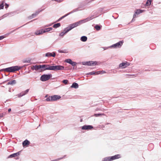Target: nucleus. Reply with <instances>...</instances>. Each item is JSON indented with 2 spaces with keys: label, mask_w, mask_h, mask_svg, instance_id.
Instances as JSON below:
<instances>
[{
  "label": "nucleus",
  "mask_w": 161,
  "mask_h": 161,
  "mask_svg": "<svg viewBox=\"0 0 161 161\" xmlns=\"http://www.w3.org/2000/svg\"><path fill=\"white\" fill-rule=\"evenodd\" d=\"M93 18V17L92 16H91L90 17H88L85 19L80 20L78 22H76L73 24L69 25V26L67 27V31H69L72 29L78 26L79 25H81L83 23L86 22L92 19Z\"/></svg>",
  "instance_id": "f257e3e1"
},
{
  "label": "nucleus",
  "mask_w": 161,
  "mask_h": 161,
  "mask_svg": "<svg viewBox=\"0 0 161 161\" xmlns=\"http://www.w3.org/2000/svg\"><path fill=\"white\" fill-rule=\"evenodd\" d=\"M21 68L20 67L18 66H12L3 69V70L8 72H14L15 71L19 70Z\"/></svg>",
  "instance_id": "f03ea898"
},
{
  "label": "nucleus",
  "mask_w": 161,
  "mask_h": 161,
  "mask_svg": "<svg viewBox=\"0 0 161 161\" xmlns=\"http://www.w3.org/2000/svg\"><path fill=\"white\" fill-rule=\"evenodd\" d=\"M64 67L61 65L51 66L50 70L57 71L64 70Z\"/></svg>",
  "instance_id": "7ed1b4c3"
},
{
  "label": "nucleus",
  "mask_w": 161,
  "mask_h": 161,
  "mask_svg": "<svg viewBox=\"0 0 161 161\" xmlns=\"http://www.w3.org/2000/svg\"><path fill=\"white\" fill-rule=\"evenodd\" d=\"M51 77V74L43 75L41 76L40 80L42 81H45L48 80Z\"/></svg>",
  "instance_id": "20e7f679"
},
{
  "label": "nucleus",
  "mask_w": 161,
  "mask_h": 161,
  "mask_svg": "<svg viewBox=\"0 0 161 161\" xmlns=\"http://www.w3.org/2000/svg\"><path fill=\"white\" fill-rule=\"evenodd\" d=\"M123 42V41H120L119 42L110 46L109 47L113 48H114L120 47L122 45Z\"/></svg>",
  "instance_id": "39448f33"
},
{
  "label": "nucleus",
  "mask_w": 161,
  "mask_h": 161,
  "mask_svg": "<svg viewBox=\"0 0 161 161\" xmlns=\"http://www.w3.org/2000/svg\"><path fill=\"white\" fill-rule=\"evenodd\" d=\"M129 65V63L127 62H124L120 64L119 65V68L122 69L125 68Z\"/></svg>",
  "instance_id": "423d86ee"
},
{
  "label": "nucleus",
  "mask_w": 161,
  "mask_h": 161,
  "mask_svg": "<svg viewBox=\"0 0 161 161\" xmlns=\"http://www.w3.org/2000/svg\"><path fill=\"white\" fill-rule=\"evenodd\" d=\"M51 98H52V101H53L57 100L60 99L61 98V97L60 96L57 95H54L53 96H51Z\"/></svg>",
  "instance_id": "0eeeda50"
},
{
  "label": "nucleus",
  "mask_w": 161,
  "mask_h": 161,
  "mask_svg": "<svg viewBox=\"0 0 161 161\" xmlns=\"http://www.w3.org/2000/svg\"><path fill=\"white\" fill-rule=\"evenodd\" d=\"M44 33H45V31H43V29H42L36 31L35 32V34L36 36H38L42 35Z\"/></svg>",
  "instance_id": "6e6552de"
},
{
  "label": "nucleus",
  "mask_w": 161,
  "mask_h": 161,
  "mask_svg": "<svg viewBox=\"0 0 161 161\" xmlns=\"http://www.w3.org/2000/svg\"><path fill=\"white\" fill-rule=\"evenodd\" d=\"M93 128V126L91 125H85L82 127L81 129L82 130H88L92 129Z\"/></svg>",
  "instance_id": "1a4fd4ad"
},
{
  "label": "nucleus",
  "mask_w": 161,
  "mask_h": 161,
  "mask_svg": "<svg viewBox=\"0 0 161 161\" xmlns=\"http://www.w3.org/2000/svg\"><path fill=\"white\" fill-rule=\"evenodd\" d=\"M51 66L48 64H44L41 65V69L45 68V70H50Z\"/></svg>",
  "instance_id": "9d476101"
},
{
  "label": "nucleus",
  "mask_w": 161,
  "mask_h": 161,
  "mask_svg": "<svg viewBox=\"0 0 161 161\" xmlns=\"http://www.w3.org/2000/svg\"><path fill=\"white\" fill-rule=\"evenodd\" d=\"M97 62L96 61H90L87 62L86 65L89 66H92L96 65Z\"/></svg>",
  "instance_id": "9b49d317"
},
{
  "label": "nucleus",
  "mask_w": 161,
  "mask_h": 161,
  "mask_svg": "<svg viewBox=\"0 0 161 161\" xmlns=\"http://www.w3.org/2000/svg\"><path fill=\"white\" fill-rule=\"evenodd\" d=\"M29 91V89H28L26 90L25 91L22 92L19 94L18 96L19 97H21L27 94Z\"/></svg>",
  "instance_id": "f8f14e48"
},
{
  "label": "nucleus",
  "mask_w": 161,
  "mask_h": 161,
  "mask_svg": "<svg viewBox=\"0 0 161 161\" xmlns=\"http://www.w3.org/2000/svg\"><path fill=\"white\" fill-rule=\"evenodd\" d=\"M55 56V53L54 52H53L52 53H47L45 54V56L47 57H50L52 56L54 57Z\"/></svg>",
  "instance_id": "ddd939ff"
},
{
  "label": "nucleus",
  "mask_w": 161,
  "mask_h": 161,
  "mask_svg": "<svg viewBox=\"0 0 161 161\" xmlns=\"http://www.w3.org/2000/svg\"><path fill=\"white\" fill-rule=\"evenodd\" d=\"M120 157V156L119 154H117L111 157V160H113L117 158H119Z\"/></svg>",
  "instance_id": "4468645a"
},
{
  "label": "nucleus",
  "mask_w": 161,
  "mask_h": 161,
  "mask_svg": "<svg viewBox=\"0 0 161 161\" xmlns=\"http://www.w3.org/2000/svg\"><path fill=\"white\" fill-rule=\"evenodd\" d=\"M41 69V65H36L35 66H33L31 69L33 70H38L39 69Z\"/></svg>",
  "instance_id": "2eb2a0df"
},
{
  "label": "nucleus",
  "mask_w": 161,
  "mask_h": 161,
  "mask_svg": "<svg viewBox=\"0 0 161 161\" xmlns=\"http://www.w3.org/2000/svg\"><path fill=\"white\" fill-rule=\"evenodd\" d=\"M79 86L77 83L75 82L73 83L71 86V88H74L75 89H77L78 88Z\"/></svg>",
  "instance_id": "dca6fc26"
},
{
  "label": "nucleus",
  "mask_w": 161,
  "mask_h": 161,
  "mask_svg": "<svg viewBox=\"0 0 161 161\" xmlns=\"http://www.w3.org/2000/svg\"><path fill=\"white\" fill-rule=\"evenodd\" d=\"M67 31V28H66L64 29L63 32H61L59 36H63L66 33H67V32H68V31Z\"/></svg>",
  "instance_id": "f3484780"
},
{
  "label": "nucleus",
  "mask_w": 161,
  "mask_h": 161,
  "mask_svg": "<svg viewBox=\"0 0 161 161\" xmlns=\"http://www.w3.org/2000/svg\"><path fill=\"white\" fill-rule=\"evenodd\" d=\"M145 11L144 10L140 9H137L135 11V13L136 14H139L141 13H142Z\"/></svg>",
  "instance_id": "a211bd4d"
},
{
  "label": "nucleus",
  "mask_w": 161,
  "mask_h": 161,
  "mask_svg": "<svg viewBox=\"0 0 161 161\" xmlns=\"http://www.w3.org/2000/svg\"><path fill=\"white\" fill-rule=\"evenodd\" d=\"M19 152L16 153H14L9 155V156L8 157V158L14 157L17 156L18 155H19Z\"/></svg>",
  "instance_id": "6ab92c4d"
},
{
  "label": "nucleus",
  "mask_w": 161,
  "mask_h": 161,
  "mask_svg": "<svg viewBox=\"0 0 161 161\" xmlns=\"http://www.w3.org/2000/svg\"><path fill=\"white\" fill-rule=\"evenodd\" d=\"M29 143L30 142L26 140L23 142V146H25L29 145Z\"/></svg>",
  "instance_id": "aec40b11"
},
{
  "label": "nucleus",
  "mask_w": 161,
  "mask_h": 161,
  "mask_svg": "<svg viewBox=\"0 0 161 161\" xmlns=\"http://www.w3.org/2000/svg\"><path fill=\"white\" fill-rule=\"evenodd\" d=\"M88 75H98V72L97 71H92L88 74Z\"/></svg>",
  "instance_id": "412c9836"
},
{
  "label": "nucleus",
  "mask_w": 161,
  "mask_h": 161,
  "mask_svg": "<svg viewBox=\"0 0 161 161\" xmlns=\"http://www.w3.org/2000/svg\"><path fill=\"white\" fill-rule=\"evenodd\" d=\"M16 83V80H14L9 82L8 83V85H13Z\"/></svg>",
  "instance_id": "4be33fe9"
},
{
  "label": "nucleus",
  "mask_w": 161,
  "mask_h": 161,
  "mask_svg": "<svg viewBox=\"0 0 161 161\" xmlns=\"http://www.w3.org/2000/svg\"><path fill=\"white\" fill-rule=\"evenodd\" d=\"M53 29V28L52 27H49L48 28H46L45 29H43V31H45V32L49 31H51Z\"/></svg>",
  "instance_id": "5701e85b"
},
{
  "label": "nucleus",
  "mask_w": 161,
  "mask_h": 161,
  "mask_svg": "<svg viewBox=\"0 0 161 161\" xmlns=\"http://www.w3.org/2000/svg\"><path fill=\"white\" fill-rule=\"evenodd\" d=\"M87 39V37L86 36H82L81 37L80 40L82 41L86 42Z\"/></svg>",
  "instance_id": "b1692460"
},
{
  "label": "nucleus",
  "mask_w": 161,
  "mask_h": 161,
  "mask_svg": "<svg viewBox=\"0 0 161 161\" xmlns=\"http://www.w3.org/2000/svg\"><path fill=\"white\" fill-rule=\"evenodd\" d=\"M152 0H147L146 3V6H148L150 5L151 3Z\"/></svg>",
  "instance_id": "393cba45"
},
{
  "label": "nucleus",
  "mask_w": 161,
  "mask_h": 161,
  "mask_svg": "<svg viewBox=\"0 0 161 161\" xmlns=\"http://www.w3.org/2000/svg\"><path fill=\"white\" fill-rule=\"evenodd\" d=\"M103 161H111V157H108L104 158L103 160Z\"/></svg>",
  "instance_id": "a878e982"
},
{
  "label": "nucleus",
  "mask_w": 161,
  "mask_h": 161,
  "mask_svg": "<svg viewBox=\"0 0 161 161\" xmlns=\"http://www.w3.org/2000/svg\"><path fill=\"white\" fill-rule=\"evenodd\" d=\"M60 26V23H58L53 25V27L54 28H57L59 27Z\"/></svg>",
  "instance_id": "bb28decb"
},
{
  "label": "nucleus",
  "mask_w": 161,
  "mask_h": 161,
  "mask_svg": "<svg viewBox=\"0 0 161 161\" xmlns=\"http://www.w3.org/2000/svg\"><path fill=\"white\" fill-rule=\"evenodd\" d=\"M65 62L70 64L72 61L70 59H67L65 60Z\"/></svg>",
  "instance_id": "cd10ccee"
},
{
  "label": "nucleus",
  "mask_w": 161,
  "mask_h": 161,
  "mask_svg": "<svg viewBox=\"0 0 161 161\" xmlns=\"http://www.w3.org/2000/svg\"><path fill=\"white\" fill-rule=\"evenodd\" d=\"M95 28L97 31L101 29L100 26L98 25H96L95 26Z\"/></svg>",
  "instance_id": "c85d7f7f"
},
{
  "label": "nucleus",
  "mask_w": 161,
  "mask_h": 161,
  "mask_svg": "<svg viewBox=\"0 0 161 161\" xmlns=\"http://www.w3.org/2000/svg\"><path fill=\"white\" fill-rule=\"evenodd\" d=\"M46 100V101L48 102L52 101V98H51V96H49V97L47 98Z\"/></svg>",
  "instance_id": "c756f323"
},
{
  "label": "nucleus",
  "mask_w": 161,
  "mask_h": 161,
  "mask_svg": "<svg viewBox=\"0 0 161 161\" xmlns=\"http://www.w3.org/2000/svg\"><path fill=\"white\" fill-rule=\"evenodd\" d=\"M10 13H8V14H5L2 17V18H1V19H1L3 18H4V17H6L7 16H8V15H9L10 14Z\"/></svg>",
  "instance_id": "7c9ffc66"
},
{
  "label": "nucleus",
  "mask_w": 161,
  "mask_h": 161,
  "mask_svg": "<svg viewBox=\"0 0 161 161\" xmlns=\"http://www.w3.org/2000/svg\"><path fill=\"white\" fill-rule=\"evenodd\" d=\"M97 72H98V74H103L106 73V72L105 71H103V70L97 71Z\"/></svg>",
  "instance_id": "2f4dec72"
},
{
  "label": "nucleus",
  "mask_w": 161,
  "mask_h": 161,
  "mask_svg": "<svg viewBox=\"0 0 161 161\" xmlns=\"http://www.w3.org/2000/svg\"><path fill=\"white\" fill-rule=\"evenodd\" d=\"M76 64H77L76 62H73L72 61V62L71 63V64H71L72 66H74L76 65Z\"/></svg>",
  "instance_id": "473e14b6"
},
{
  "label": "nucleus",
  "mask_w": 161,
  "mask_h": 161,
  "mask_svg": "<svg viewBox=\"0 0 161 161\" xmlns=\"http://www.w3.org/2000/svg\"><path fill=\"white\" fill-rule=\"evenodd\" d=\"M3 7H4V3H2L0 5V9H3Z\"/></svg>",
  "instance_id": "72a5a7b5"
},
{
  "label": "nucleus",
  "mask_w": 161,
  "mask_h": 161,
  "mask_svg": "<svg viewBox=\"0 0 161 161\" xmlns=\"http://www.w3.org/2000/svg\"><path fill=\"white\" fill-rule=\"evenodd\" d=\"M40 12V11H38L37 12H36L35 14H32V17H33L34 16H35L39 14V13Z\"/></svg>",
  "instance_id": "f704fd0d"
},
{
  "label": "nucleus",
  "mask_w": 161,
  "mask_h": 161,
  "mask_svg": "<svg viewBox=\"0 0 161 161\" xmlns=\"http://www.w3.org/2000/svg\"><path fill=\"white\" fill-rule=\"evenodd\" d=\"M68 82V80H64L63 81V82L65 84H67Z\"/></svg>",
  "instance_id": "c9c22d12"
},
{
  "label": "nucleus",
  "mask_w": 161,
  "mask_h": 161,
  "mask_svg": "<svg viewBox=\"0 0 161 161\" xmlns=\"http://www.w3.org/2000/svg\"><path fill=\"white\" fill-rule=\"evenodd\" d=\"M101 115H102V114H95L94 115L95 116H96V117H98V116H99Z\"/></svg>",
  "instance_id": "e433bc0d"
},
{
  "label": "nucleus",
  "mask_w": 161,
  "mask_h": 161,
  "mask_svg": "<svg viewBox=\"0 0 161 161\" xmlns=\"http://www.w3.org/2000/svg\"><path fill=\"white\" fill-rule=\"evenodd\" d=\"M5 8H8V5L7 3H5Z\"/></svg>",
  "instance_id": "4c0bfd02"
},
{
  "label": "nucleus",
  "mask_w": 161,
  "mask_h": 161,
  "mask_svg": "<svg viewBox=\"0 0 161 161\" xmlns=\"http://www.w3.org/2000/svg\"><path fill=\"white\" fill-rule=\"evenodd\" d=\"M136 14H136V13L135 12V13L134 14L133 16V18H135L136 17Z\"/></svg>",
  "instance_id": "58836bf2"
},
{
  "label": "nucleus",
  "mask_w": 161,
  "mask_h": 161,
  "mask_svg": "<svg viewBox=\"0 0 161 161\" xmlns=\"http://www.w3.org/2000/svg\"><path fill=\"white\" fill-rule=\"evenodd\" d=\"M86 63H87V62H82V64L84 65H86Z\"/></svg>",
  "instance_id": "ea45409f"
},
{
  "label": "nucleus",
  "mask_w": 161,
  "mask_h": 161,
  "mask_svg": "<svg viewBox=\"0 0 161 161\" xmlns=\"http://www.w3.org/2000/svg\"><path fill=\"white\" fill-rule=\"evenodd\" d=\"M69 14H66V15H65L64 16H63V17L61 18H63V17H65V16H67V15H69Z\"/></svg>",
  "instance_id": "a19ab883"
},
{
  "label": "nucleus",
  "mask_w": 161,
  "mask_h": 161,
  "mask_svg": "<svg viewBox=\"0 0 161 161\" xmlns=\"http://www.w3.org/2000/svg\"><path fill=\"white\" fill-rule=\"evenodd\" d=\"M77 9H76L75 10H74L72 11V12H75L77 11Z\"/></svg>",
  "instance_id": "79ce46f5"
},
{
  "label": "nucleus",
  "mask_w": 161,
  "mask_h": 161,
  "mask_svg": "<svg viewBox=\"0 0 161 161\" xmlns=\"http://www.w3.org/2000/svg\"><path fill=\"white\" fill-rule=\"evenodd\" d=\"M3 38V37L2 36H0V40H1Z\"/></svg>",
  "instance_id": "37998d69"
},
{
  "label": "nucleus",
  "mask_w": 161,
  "mask_h": 161,
  "mask_svg": "<svg viewBox=\"0 0 161 161\" xmlns=\"http://www.w3.org/2000/svg\"><path fill=\"white\" fill-rule=\"evenodd\" d=\"M3 117V114H0V119H1Z\"/></svg>",
  "instance_id": "c03bdc74"
},
{
  "label": "nucleus",
  "mask_w": 161,
  "mask_h": 161,
  "mask_svg": "<svg viewBox=\"0 0 161 161\" xmlns=\"http://www.w3.org/2000/svg\"><path fill=\"white\" fill-rule=\"evenodd\" d=\"M11 111V108L8 109V112H10Z\"/></svg>",
  "instance_id": "a18cd8bd"
}]
</instances>
